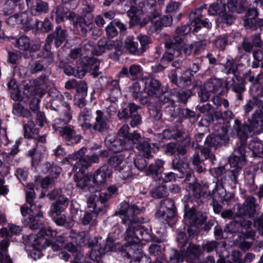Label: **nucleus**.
I'll use <instances>...</instances> for the list:
<instances>
[{
    "label": "nucleus",
    "mask_w": 263,
    "mask_h": 263,
    "mask_svg": "<svg viewBox=\"0 0 263 263\" xmlns=\"http://www.w3.org/2000/svg\"><path fill=\"white\" fill-rule=\"evenodd\" d=\"M141 210L135 205H129L124 201L120 204V208L116 212V215H119L124 223L127 220L130 222L126 231L125 239L126 248L139 250L141 246V241H149L151 236L147 230L141 227L140 223L135 220V216L138 214Z\"/></svg>",
    "instance_id": "1"
},
{
    "label": "nucleus",
    "mask_w": 263,
    "mask_h": 263,
    "mask_svg": "<svg viewBox=\"0 0 263 263\" xmlns=\"http://www.w3.org/2000/svg\"><path fill=\"white\" fill-rule=\"evenodd\" d=\"M256 108V112L254 114V120L251 123L252 128L249 125L240 126V122L235 121L234 128L236 130L237 135L241 139H246L251 135L252 132L254 131V128H258L261 124V117L263 116V103L259 101H255L254 103L249 101L245 106V111L247 112L250 111L253 107Z\"/></svg>",
    "instance_id": "2"
},
{
    "label": "nucleus",
    "mask_w": 263,
    "mask_h": 263,
    "mask_svg": "<svg viewBox=\"0 0 263 263\" xmlns=\"http://www.w3.org/2000/svg\"><path fill=\"white\" fill-rule=\"evenodd\" d=\"M55 235V232L52 231L49 228H41L40 232L36 235H32L30 236V240L32 241V245L36 249L34 252H32L31 256L34 259L40 258L42 254L41 250L49 246V241L47 237Z\"/></svg>",
    "instance_id": "3"
},
{
    "label": "nucleus",
    "mask_w": 263,
    "mask_h": 263,
    "mask_svg": "<svg viewBox=\"0 0 263 263\" xmlns=\"http://www.w3.org/2000/svg\"><path fill=\"white\" fill-rule=\"evenodd\" d=\"M86 149L83 147L79 149L76 153H74L70 155L68 158H66V160L69 162H71L70 160H77L79 159V162H77L74 165L73 169L79 173L80 172L83 173L84 170H86L87 167L90 165L92 162H97L98 160V157L97 155H93L91 157L88 156H84V154L86 153Z\"/></svg>",
    "instance_id": "4"
},
{
    "label": "nucleus",
    "mask_w": 263,
    "mask_h": 263,
    "mask_svg": "<svg viewBox=\"0 0 263 263\" xmlns=\"http://www.w3.org/2000/svg\"><path fill=\"white\" fill-rule=\"evenodd\" d=\"M30 209L27 205H24L22 206L21 212L24 217H28V223L29 227L32 229L39 228L41 225V222L36 220L35 217H41L43 216V213L40 211L41 205L30 204Z\"/></svg>",
    "instance_id": "5"
},
{
    "label": "nucleus",
    "mask_w": 263,
    "mask_h": 263,
    "mask_svg": "<svg viewBox=\"0 0 263 263\" xmlns=\"http://www.w3.org/2000/svg\"><path fill=\"white\" fill-rule=\"evenodd\" d=\"M89 239V236L88 234L82 233L77 236V240L78 241V244L80 246L88 244L89 247H92L90 257L92 260L98 261L102 254L104 253L103 249L98 246V240L96 238H93L91 242Z\"/></svg>",
    "instance_id": "6"
},
{
    "label": "nucleus",
    "mask_w": 263,
    "mask_h": 263,
    "mask_svg": "<svg viewBox=\"0 0 263 263\" xmlns=\"http://www.w3.org/2000/svg\"><path fill=\"white\" fill-rule=\"evenodd\" d=\"M109 164L115 167L116 171L121 173L120 177L122 179L128 178L131 175V172L122 155H117L112 156L109 160Z\"/></svg>",
    "instance_id": "7"
},
{
    "label": "nucleus",
    "mask_w": 263,
    "mask_h": 263,
    "mask_svg": "<svg viewBox=\"0 0 263 263\" xmlns=\"http://www.w3.org/2000/svg\"><path fill=\"white\" fill-rule=\"evenodd\" d=\"M180 42V37H176L171 42H167L165 44L166 48L169 49V51L166 52L162 57V61H171L174 57H178L181 54L179 50L176 49V48L180 46L179 43Z\"/></svg>",
    "instance_id": "8"
},
{
    "label": "nucleus",
    "mask_w": 263,
    "mask_h": 263,
    "mask_svg": "<svg viewBox=\"0 0 263 263\" xmlns=\"http://www.w3.org/2000/svg\"><path fill=\"white\" fill-rule=\"evenodd\" d=\"M258 13L256 9L249 10L246 14V17L244 20L245 26L247 28L256 29L263 27V20H257L256 17Z\"/></svg>",
    "instance_id": "9"
},
{
    "label": "nucleus",
    "mask_w": 263,
    "mask_h": 263,
    "mask_svg": "<svg viewBox=\"0 0 263 263\" xmlns=\"http://www.w3.org/2000/svg\"><path fill=\"white\" fill-rule=\"evenodd\" d=\"M245 159V151L244 145H241L235 151L234 156L229 160L230 165L231 167L239 168L240 165L244 164Z\"/></svg>",
    "instance_id": "10"
},
{
    "label": "nucleus",
    "mask_w": 263,
    "mask_h": 263,
    "mask_svg": "<svg viewBox=\"0 0 263 263\" xmlns=\"http://www.w3.org/2000/svg\"><path fill=\"white\" fill-rule=\"evenodd\" d=\"M111 176V171L107 166L104 165L99 168L96 172L93 177V182L96 185L104 183L107 179Z\"/></svg>",
    "instance_id": "11"
},
{
    "label": "nucleus",
    "mask_w": 263,
    "mask_h": 263,
    "mask_svg": "<svg viewBox=\"0 0 263 263\" xmlns=\"http://www.w3.org/2000/svg\"><path fill=\"white\" fill-rule=\"evenodd\" d=\"M62 136L65 139L67 145H72L79 143L81 139V136L77 135L76 132L71 128L65 127L60 130Z\"/></svg>",
    "instance_id": "12"
},
{
    "label": "nucleus",
    "mask_w": 263,
    "mask_h": 263,
    "mask_svg": "<svg viewBox=\"0 0 263 263\" xmlns=\"http://www.w3.org/2000/svg\"><path fill=\"white\" fill-rule=\"evenodd\" d=\"M31 15L29 12L16 14L9 17L7 23L12 26L19 24H27L31 20Z\"/></svg>",
    "instance_id": "13"
},
{
    "label": "nucleus",
    "mask_w": 263,
    "mask_h": 263,
    "mask_svg": "<svg viewBox=\"0 0 263 263\" xmlns=\"http://www.w3.org/2000/svg\"><path fill=\"white\" fill-rule=\"evenodd\" d=\"M255 199L253 197H249L243 203V206L238 210L239 214L240 215H248L251 216L256 212Z\"/></svg>",
    "instance_id": "14"
},
{
    "label": "nucleus",
    "mask_w": 263,
    "mask_h": 263,
    "mask_svg": "<svg viewBox=\"0 0 263 263\" xmlns=\"http://www.w3.org/2000/svg\"><path fill=\"white\" fill-rule=\"evenodd\" d=\"M205 89L209 92L216 93L221 95L223 90L222 82L218 79H212L209 80L204 85Z\"/></svg>",
    "instance_id": "15"
},
{
    "label": "nucleus",
    "mask_w": 263,
    "mask_h": 263,
    "mask_svg": "<svg viewBox=\"0 0 263 263\" xmlns=\"http://www.w3.org/2000/svg\"><path fill=\"white\" fill-rule=\"evenodd\" d=\"M106 143L109 148L115 153L129 148L126 141L119 137L113 141L107 140Z\"/></svg>",
    "instance_id": "16"
},
{
    "label": "nucleus",
    "mask_w": 263,
    "mask_h": 263,
    "mask_svg": "<svg viewBox=\"0 0 263 263\" xmlns=\"http://www.w3.org/2000/svg\"><path fill=\"white\" fill-rule=\"evenodd\" d=\"M142 71V69L139 65L133 64L129 68L123 67L119 74L120 76H126L130 79H135Z\"/></svg>",
    "instance_id": "17"
},
{
    "label": "nucleus",
    "mask_w": 263,
    "mask_h": 263,
    "mask_svg": "<svg viewBox=\"0 0 263 263\" xmlns=\"http://www.w3.org/2000/svg\"><path fill=\"white\" fill-rule=\"evenodd\" d=\"M95 120L94 125L95 129L101 132L107 128L109 119L102 111L99 110L96 111Z\"/></svg>",
    "instance_id": "18"
},
{
    "label": "nucleus",
    "mask_w": 263,
    "mask_h": 263,
    "mask_svg": "<svg viewBox=\"0 0 263 263\" xmlns=\"http://www.w3.org/2000/svg\"><path fill=\"white\" fill-rule=\"evenodd\" d=\"M160 87V83L157 80L147 79L145 82V91L149 96L154 97L159 93Z\"/></svg>",
    "instance_id": "19"
},
{
    "label": "nucleus",
    "mask_w": 263,
    "mask_h": 263,
    "mask_svg": "<svg viewBox=\"0 0 263 263\" xmlns=\"http://www.w3.org/2000/svg\"><path fill=\"white\" fill-rule=\"evenodd\" d=\"M125 47L130 53L135 55H140L144 52V48H139L138 42L134 41L132 36H128L126 39Z\"/></svg>",
    "instance_id": "20"
},
{
    "label": "nucleus",
    "mask_w": 263,
    "mask_h": 263,
    "mask_svg": "<svg viewBox=\"0 0 263 263\" xmlns=\"http://www.w3.org/2000/svg\"><path fill=\"white\" fill-rule=\"evenodd\" d=\"M91 117L90 112L86 108H85L80 112L79 121L83 129H88L91 126L90 123Z\"/></svg>",
    "instance_id": "21"
},
{
    "label": "nucleus",
    "mask_w": 263,
    "mask_h": 263,
    "mask_svg": "<svg viewBox=\"0 0 263 263\" xmlns=\"http://www.w3.org/2000/svg\"><path fill=\"white\" fill-rule=\"evenodd\" d=\"M224 3L225 0H222L211 5L208 10L209 14L211 15L218 14L219 17L223 11L226 10Z\"/></svg>",
    "instance_id": "22"
},
{
    "label": "nucleus",
    "mask_w": 263,
    "mask_h": 263,
    "mask_svg": "<svg viewBox=\"0 0 263 263\" xmlns=\"http://www.w3.org/2000/svg\"><path fill=\"white\" fill-rule=\"evenodd\" d=\"M73 171L76 172L74 175V180L77 183V185L80 188H83L89 184V182H91L89 177L85 176L84 173L85 170H84L83 173L80 172L79 173L77 172L74 169Z\"/></svg>",
    "instance_id": "23"
},
{
    "label": "nucleus",
    "mask_w": 263,
    "mask_h": 263,
    "mask_svg": "<svg viewBox=\"0 0 263 263\" xmlns=\"http://www.w3.org/2000/svg\"><path fill=\"white\" fill-rule=\"evenodd\" d=\"M154 147L152 148L149 142L148 141L144 140L142 143L138 144L137 146L138 149L143 153V155L146 158H149L151 157L152 152H155L158 149V147L155 148V145H153Z\"/></svg>",
    "instance_id": "24"
},
{
    "label": "nucleus",
    "mask_w": 263,
    "mask_h": 263,
    "mask_svg": "<svg viewBox=\"0 0 263 263\" xmlns=\"http://www.w3.org/2000/svg\"><path fill=\"white\" fill-rule=\"evenodd\" d=\"M250 149L256 156L263 157V143L259 140L255 139L249 145Z\"/></svg>",
    "instance_id": "25"
},
{
    "label": "nucleus",
    "mask_w": 263,
    "mask_h": 263,
    "mask_svg": "<svg viewBox=\"0 0 263 263\" xmlns=\"http://www.w3.org/2000/svg\"><path fill=\"white\" fill-rule=\"evenodd\" d=\"M174 202L169 199H166L163 201L161 204V206L157 213V215L159 217H163L165 215L166 212H168L173 209Z\"/></svg>",
    "instance_id": "26"
},
{
    "label": "nucleus",
    "mask_w": 263,
    "mask_h": 263,
    "mask_svg": "<svg viewBox=\"0 0 263 263\" xmlns=\"http://www.w3.org/2000/svg\"><path fill=\"white\" fill-rule=\"evenodd\" d=\"M75 14L71 12H65L61 8H58L55 13V21L57 23H60L64 20L65 18L70 19L73 18ZM52 16H54L53 14Z\"/></svg>",
    "instance_id": "27"
},
{
    "label": "nucleus",
    "mask_w": 263,
    "mask_h": 263,
    "mask_svg": "<svg viewBox=\"0 0 263 263\" xmlns=\"http://www.w3.org/2000/svg\"><path fill=\"white\" fill-rule=\"evenodd\" d=\"M191 26L194 27V31L197 32L198 29L202 26L207 28H211L212 24L206 18L202 21L200 18L197 17L193 20L191 23Z\"/></svg>",
    "instance_id": "28"
},
{
    "label": "nucleus",
    "mask_w": 263,
    "mask_h": 263,
    "mask_svg": "<svg viewBox=\"0 0 263 263\" xmlns=\"http://www.w3.org/2000/svg\"><path fill=\"white\" fill-rule=\"evenodd\" d=\"M131 91L133 94V97L136 99H138L139 98V101L142 103H146L148 100L147 98L144 97V98H141V86L138 83H135L132 86Z\"/></svg>",
    "instance_id": "29"
},
{
    "label": "nucleus",
    "mask_w": 263,
    "mask_h": 263,
    "mask_svg": "<svg viewBox=\"0 0 263 263\" xmlns=\"http://www.w3.org/2000/svg\"><path fill=\"white\" fill-rule=\"evenodd\" d=\"M64 72L68 76H73L76 77L81 78L84 76L86 70L84 68L76 69L70 66H68L64 69Z\"/></svg>",
    "instance_id": "30"
},
{
    "label": "nucleus",
    "mask_w": 263,
    "mask_h": 263,
    "mask_svg": "<svg viewBox=\"0 0 263 263\" xmlns=\"http://www.w3.org/2000/svg\"><path fill=\"white\" fill-rule=\"evenodd\" d=\"M2 250L0 251V262L3 263H12L11 259L6 254V250L9 246L7 239H4L1 242Z\"/></svg>",
    "instance_id": "31"
},
{
    "label": "nucleus",
    "mask_w": 263,
    "mask_h": 263,
    "mask_svg": "<svg viewBox=\"0 0 263 263\" xmlns=\"http://www.w3.org/2000/svg\"><path fill=\"white\" fill-rule=\"evenodd\" d=\"M48 6L47 4L41 1L36 2L35 6L31 9V13L34 15H38L42 13L46 12Z\"/></svg>",
    "instance_id": "32"
},
{
    "label": "nucleus",
    "mask_w": 263,
    "mask_h": 263,
    "mask_svg": "<svg viewBox=\"0 0 263 263\" xmlns=\"http://www.w3.org/2000/svg\"><path fill=\"white\" fill-rule=\"evenodd\" d=\"M135 3L139 8L146 11L155 5L156 2L155 0H135Z\"/></svg>",
    "instance_id": "33"
},
{
    "label": "nucleus",
    "mask_w": 263,
    "mask_h": 263,
    "mask_svg": "<svg viewBox=\"0 0 263 263\" xmlns=\"http://www.w3.org/2000/svg\"><path fill=\"white\" fill-rule=\"evenodd\" d=\"M53 180L48 177L44 178H39L35 181V186L36 190H39L40 187L42 189H46L47 187L52 185Z\"/></svg>",
    "instance_id": "34"
},
{
    "label": "nucleus",
    "mask_w": 263,
    "mask_h": 263,
    "mask_svg": "<svg viewBox=\"0 0 263 263\" xmlns=\"http://www.w3.org/2000/svg\"><path fill=\"white\" fill-rule=\"evenodd\" d=\"M12 112L13 114L18 116L27 117L30 115L29 110L25 108L18 103L14 104Z\"/></svg>",
    "instance_id": "35"
},
{
    "label": "nucleus",
    "mask_w": 263,
    "mask_h": 263,
    "mask_svg": "<svg viewBox=\"0 0 263 263\" xmlns=\"http://www.w3.org/2000/svg\"><path fill=\"white\" fill-rule=\"evenodd\" d=\"M16 46L20 50L26 51L30 47V41L25 36L20 37L16 41Z\"/></svg>",
    "instance_id": "36"
},
{
    "label": "nucleus",
    "mask_w": 263,
    "mask_h": 263,
    "mask_svg": "<svg viewBox=\"0 0 263 263\" xmlns=\"http://www.w3.org/2000/svg\"><path fill=\"white\" fill-rule=\"evenodd\" d=\"M8 87L10 89L11 97L13 100H17L19 99L20 92L17 88L16 82L11 80L8 84Z\"/></svg>",
    "instance_id": "37"
},
{
    "label": "nucleus",
    "mask_w": 263,
    "mask_h": 263,
    "mask_svg": "<svg viewBox=\"0 0 263 263\" xmlns=\"http://www.w3.org/2000/svg\"><path fill=\"white\" fill-rule=\"evenodd\" d=\"M84 48L88 50H90L93 54L97 55L102 54L106 50L105 45L104 46L100 44L96 47L92 46L90 44H87L85 45Z\"/></svg>",
    "instance_id": "38"
},
{
    "label": "nucleus",
    "mask_w": 263,
    "mask_h": 263,
    "mask_svg": "<svg viewBox=\"0 0 263 263\" xmlns=\"http://www.w3.org/2000/svg\"><path fill=\"white\" fill-rule=\"evenodd\" d=\"M54 220L57 224L59 226H64L66 227H71L73 225V221L72 220L66 219V216L64 215H61L57 218L54 217Z\"/></svg>",
    "instance_id": "39"
},
{
    "label": "nucleus",
    "mask_w": 263,
    "mask_h": 263,
    "mask_svg": "<svg viewBox=\"0 0 263 263\" xmlns=\"http://www.w3.org/2000/svg\"><path fill=\"white\" fill-rule=\"evenodd\" d=\"M180 46L178 48H176V49L179 50L181 52V54L183 53L185 55H189L193 49V44H182L181 39H180V42L179 43Z\"/></svg>",
    "instance_id": "40"
},
{
    "label": "nucleus",
    "mask_w": 263,
    "mask_h": 263,
    "mask_svg": "<svg viewBox=\"0 0 263 263\" xmlns=\"http://www.w3.org/2000/svg\"><path fill=\"white\" fill-rule=\"evenodd\" d=\"M122 42L120 40L116 41H108L106 43L105 47L106 49H115L116 50H118L122 46Z\"/></svg>",
    "instance_id": "41"
},
{
    "label": "nucleus",
    "mask_w": 263,
    "mask_h": 263,
    "mask_svg": "<svg viewBox=\"0 0 263 263\" xmlns=\"http://www.w3.org/2000/svg\"><path fill=\"white\" fill-rule=\"evenodd\" d=\"M65 32L61 28L57 29L56 36L55 38V44L56 47H59L63 43L65 39Z\"/></svg>",
    "instance_id": "42"
},
{
    "label": "nucleus",
    "mask_w": 263,
    "mask_h": 263,
    "mask_svg": "<svg viewBox=\"0 0 263 263\" xmlns=\"http://www.w3.org/2000/svg\"><path fill=\"white\" fill-rule=\"evenodd\" d=\"M34 126V123L31 121H29L28 123L24 126V135L26 137L28 138L33 137L35 131Z\"/></svg>",
    "instance_id": "43"
},
{
    "label": "nucleus",
    "mask_w": 263,
    "mask_h": 263,
    "mask_svg": "<svg viewBox=\"0 0 263 263\" xmlns=\"http://www.w3.org/2000/svg\"><path fill=\"white\" fill-rule=\"evenodd\" d=\"M167 195L166 188L164 186H159L152 191V196L154 197L160 198Z\"/></svg>",
    "instance_id": "44"
},
{
    "label": "nucleus",
    "mask_w": 263,
    "mask_h": 263,
    "mask_svg": "<svg viewBox=\"0 0 263 263\" xmlns=\"http://www.w3.org/2000/svg\"><path fill=\"white\" fill-rule=\"evenodd\" d=\"M34 187H35V185L31 183L28 184L27 186L26 201L30 204H32L33 198L34 196Z\"/></svg>",
    "instance_id": "45"
},
{
    "label": "nucleus",
    "mask_w": 263,
    "mask_h": 263,
    "mask_svg": "<svg viewBox=\"0 0 263 263\" xmlns=\"http://www.w3.org/2000/svg\"><path fill=\"white\" fill-rule=\"evenodd\" d=\"M64 208L61 204L57 203H54L51 206V209L49 212L50 216H53L54 214L59 216L64 210Z\"/></svg>",
    "instance_id": "46"
},
{
    "label": "nucleus",
    "mask_w": 263,
    "mask_h": 263,
    "mask_svg": "<svg viewBox=\"0 0 263 263\" xmlns=\"http://www.w3.org/2000/svg\"><path fill=\"white\" fill-rule=\"evenodd\" d=\"M164 164V162L160 159H158L155 162V166L153 165L149 166V171L147 172V175L151 173H158Z\"/></svg>",
    "instance_id": "47"
},
{
    "label": "nucleus",
    "mask_w": 263,
    "mask_h": 263,
    "mask_svg": "<svg viewBox=\"0 0 263 263\" xmlns=\"http://www.w3.org/2000/svg\"><path fill=\"white\" fill-rule=\"evenodd\" d=\"M141 138V136L139 134L134 133L128 136L126 142L127 145L129 146V148H130L132 143H136L139 142Z\"/></svg>",
    "instance_id": "48"
},
{
    "label": "nucleus",
    "mask_w": 263,
    "mask_h": 263,
    "mask_svg": "<svg viewBox=\"0 0 263 263\" xmlns=\"http://www.w3.org/2000/svg\"><path fill=\"white\" fill-rule=\"evenodd\" d=\"M179 3L177 2H171L166 7V12L173 14L176 13L179 9Z\"/></svg>",
    "instance_id": "49"
},
{
    "label": "nucleus",
    "mask_w": 263,
    "mask_h": 263,
    "mask_svg": "<svg viewBox=\"0 0 263 263\" xmlns=\"http://www.w3.org/2000/svg\"><path fill=\"white\" fill-rule=\"evenodd\" d=\"M114 239L115 237L110 235L106 239V245L103 250L104 252L115 250V248L114 244Z\"/></svg>",
    "instance_id": "50"
},
{
    "label": "nucleus",
    "mask_w": 263,
    "mask_h": 263,
    "mask_svg": "<svg viewBox=\"0 0 263 263\" xmlns=\"http://www.w3.org/2000/svg\"><path fill=\"white\" fill-rule=\"evenodd\" d=\"M220 21L227 24H231L234 22V18L233 16L229 13L223 11L219 17Z\"/></svg>",
    "instance_id": "51"
},
{
    "label": "nucleus",
    "mask_w": 263,
    "mask_h": 263,
    "mask_svg": "<svg viewBox=\"0 0 263 263\" xmlns=\"http://www.w3.org/2000/svg\"><path fill=\"white\" fill-rule=\"evenodd\" d=\"M21 0H8L5 5V10L7 14L12 13V10L15 6V4Z\"/></svg>",
    "instance_id": "52"
},
{
    "label": "nucleus",
    "mask_w": 263,
    "mask_h": 263,
    "mask_svg": "<svg viewBox=\"0 0 263 263\" xmlns=\"http://www.w3.org/2000/svg\"><path fill=\"white\" fill-rule=\"evenodd\" d=\"M129 128V126L127 125H123L119 130V136L118 137L126 141L129 135L128 134Z\"/></svg>",
    "instance_id": "53"
},
{
    "label": "nucleus",
    "mask_w": 263,
    "mask_h": 263,
    "mask_svg": "<svg viewBox=\"0 0 263 263\" xmlns=\"http://www.w3.org/2000/svg\"><path fill=\"white\" fill-rule=\"evenodd\" d=\"M106 31L108 36L110 37H114L118 34V31L112 22H110L106 27Z\"/></svg>",
    "instance_id": "54"
},
{
    "label": "nucleus",
    "mask_w": 263,
    "mask_h": 263,
    "mask_svg": "<svg viewBox=\"0 0 263 263\" xmlns=\"http://www.w3.org/2000/svg\"><path fill=\"white\" fill-rule=\"evenodd\" d=\"M137 39L140 42L141 45L140 48H144L145 51L150 42L149 37L145 35H139L138 36Z\"/></svg>",
    "instance_id": "55"
},
{
    "label": "nucleus",
    "mask_w": 263,
    "mask_h": 263,
    "mask_svg": "<svg viewBox=\"0 0 263 263\" xmlns=\"http://www.w3.org/2000/svg\"><path fill=\"white\" fill-rule=\"evenodd\" d=\"M225 67L228 74L234 73L236 69V66L233 60H229L226 63Z\"/></svg>",
    "instance_id": "56"
},
{
    "label": "nucleus",
    "mask_w": 263,
    "mask_h": 263,
    "mask_svg": "<svg viewBox=\"0 0 263 263\" xmlns=\"http://www.w3.org/2000/svg\"><path fill=\"white\" fill-rule=\"evenodd\" d=\"M227 44V40L224 37H219L215 43L214 46L217 48L223 49Z\"/></svg>",
    "instance_id": "57"
},
{
    "label": "nucleus",
    "mask_w": 263,
    "mask_h": 263,
    "mask_svg": "<svg viewBox=\"0 0 263 263\" xmlns=\"http://www.w3.org/2000/svg\"><path fill=\"white\" fill-rule=\"evenodd\" d=\"M21 57V54L19 51L9 52V61L11 64H15Z\"/></svg>",
    "instance_id": "58"
},
{
    "label": "nucleus",
    "mask_w": 263,
    "mask_h": 263,
    "mask_svg": "<svg viewBox=\"0 0 263 263\" xmlns=\"http://www.w3.org/2000/svg\"><path fill=\"white\" fill-rule=\"evenodd\" d=\"M172 18L171 16H165L161 20L160 24H155L156 27L158 28L161 26H168L172 24Z\"/></svg>",
    "instance_id": "59"
},
{
    "label": "nucleus",
    "mask_w": 263,
    "mask_h": 263,
    "mask_svg": "<svg viewBox=\"0 0 263 263\" xmlns=\"http://www.w3.org/2000/svg\"><path fill=\"white\" fill-rule=\"evenodd\" d=\"M135 165L140 170H143L146 166V161L143 158H137L134 161Z\"/></svg>",
    "instance_id": "60"
},
{
    "label": "nucleus",
    "mask_w": 263,
    "mask_h": 263,
    "mask_svg": "<svg viewBox=\"0 0 263 263\" xmlns=\"http://www.w3.org/2000/svg\"><path fill=\"white\" fill-rule=\"evenodd\" d=\"M191 73L189 71H186L183 76L180 77V80L183 82L184 86H188L191 83Z\"/></svg>",
    "instance_id": "61"
},
{
    "label": "nucleus",
    "mask_w": 263,
    "mask_h": 263,
    "mask_svg": "<svg viewBox=\"0 0 263 263\" xmlns=\"http://www.w3.org/2000/svg\"><path fill=\"white\" fill-rule=\"evenodd\" d=\"M211 92H208L205 89V87H203V89H201L200 92L199 93V97L200 99L202 102H206L208 100Z\"/></svg>",
    "instance_id": "62"
},
{
    "label": "nucleus",
    "mask_w": 263,
    "mask_h": 263,
    "mask_svg": "<svg viewBox=\"0 0 263 263\" xmlns=\"http://www.w3.org/2000/svg\"><path fill=\"white\" fill-rule=\"evenodd\" d=\"M32 93V96L33 98L35 99L39 98V100H40V99L42 98V96L44 95L45 91L43 89L40 88H36L34 89Z\"/></svg>",
    "instance_id": "63"
},
{
    "label": "nucleus",
    "mask_w": 263,
    "mask_h": 263,
    "mask_svg": "<svg viewBox=\"0 0 263 263\" xmlns=\"http://www.w3.org/2000/svg\"><path fill=\"white\" fill-rule=\"evenodd\" d=\"M39 102L40 100H39V98L35 99L34 98H32V100L30 103V107L32 111H37L39 109Z\"/></svg>",
    "instance_id": "64"
}]
</instances>
